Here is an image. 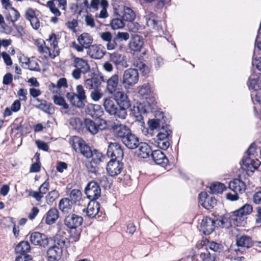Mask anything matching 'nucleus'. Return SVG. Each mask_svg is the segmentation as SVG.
Wrapping results in <instances>:
<instances>
[{
  "instance_id": "1",
  "label": "nucleus",
  "mask_w": 261,
  "mask_h": 261,
  "mask_svg": "<svg viewBox=\"0 0 261 261\" xmlns=\"http://www.w3.org/2000/svg\"><path fill=\"white\" fill-rule=\"evenodd\" d=\"M70 241L61 233L54 237V244L47 251L48 261H58L62 255L63 249L69 245Z\"/></svg>"
},
{
  "instance_id": "2",
  "label": "nucleus",
  "mask_w": 261,
  "mask_h": 261,
  "mask_svg": "<svg viewBox=\"0 0 261 261\" xmlns=\"http://www.w3.org/2000/svg\"><path fill=\"white\" fill-rule=\"evenodd\" d=\"M46 41L49 43L52 49H50L44 41L37 40L36 41V44L38 48V50L40 54H43L45 58L50 57L54 59L59 56L60 50L58 47V42L57 40V36L55 34L52 33L49 38L46 40Z\"/></svg>"
},
{
  "instance_id": "3",
  "label": "nucleus",
  "mask_w": 261,
  "mask_h": 261,
  "mask_svg": "<svg viewBox=\"0 0 261 261\" xmlns=\"http://www.w3.org/2000/svg\"><path fill=\"white\" fill-rule=\"evenodd\" d=\"M73 66L75 69L72 71L71 75L75 80H79L82 74H86L91 70L88 61L82 58L77 57L71 54Z\"/></svg>"
},
{
  "instance_id": "4",
  "label": "nucleus",
  "mask_w": 261,
  "mask_h": 261,
  "mask_svg": "<svg viewBox=\"0 0 261 261\" xmlns=\"http://www.w3.org/2000/svg\"><path fill=\"white\" fill-rule=\"evenodd\" d=\"M76 93H67L66 97L72 106L78 108H83L87 98L85 90L82 85H79L76 87Z\"/></svg>"
},
{
  "instance_id": "5",
  "label": "nucleus",
  "mask_w": 261,
  "mask_h": 261,
  "mask_svg": "<svg viewBox=\"0 0 261 261\" xmlns=\"http://www.w3.org/2000/svg\"><path fill=\"white\" fill-rule=\"evenodd\" d=\"M69 142L76 152H80L85 158L89 159L92 154L93 150L82 138L73 136L70 139Z\"/></svg>"
},
{
  "instance_id": "6",
  "label": "nucleus",
  "mask_w": 261,
  "mask_h": 261,
  "mask_svg": "<svg viewBox=\"0 0 261 261\" xmlns=\"http://www.w3.org/2000/svg\"><path fill=\"white\" fill-rule=\"evenodd\" d=\"M139 77L138 69L132 68L126 69L123 73L122 80L125 89L135 86L138 82Z\"/></svg>"
},
{
  "instance_id": "7",
  "label": "nucleus",
  "mask_w": 261,
  "mask_h": 261,
  "mask_svg": "<svg viewBox=\"0 0 261 261\" xmlns=\"http://www.w3.org/2000/svg\"><path fill=\"white\" fill-rule=\"evenodd\" d=\"M253 210L252 206L249 204H245L237 210L232 213V219L236 222L237 225H244L246 216L250 214Z\"/></svg>"
},
{
  "instance_id": "8",
  "label": "nucleus",
  "mask_w": 261,
  "mask_h": 261,
  "mask_svg": "<svg viewBox=\"0 0 261 261\" xmlns=\"http://www.w3.org/2000/svg\"><path fill=\"white\" fill-rule=\"evenodd\" d=\"M15 250L17 254L15 261H30L32 259V256L28 254L31 250V246L28 242H20L15 247Z\"/></svg>"
},
{
  "instance_id": "9",
  "label": "nucleus",
  "mask_w": 261,
  "mask_h": 261,
  "mask_svg": "<svg viewBox=\"0 0 261 261\" xmlns=\"http://www.w3.org/2000/svg\"><path fill=\"white\" fill-rule=\"evenodd\" d=\"M172 131L166 126L162 127L156 135V143L159 148L162 150H166L168 148L170 143L169 141V137L171 134Z\"/></svg>"
},
{
  "instance_id": "10",
  "label": "nucleus",
  "mask_w": 261,
  "mask_h": 261,
  "mask_svg": "<svg viewBox=\"0 0 261 261\" xmlns=\"http://www.w3.org/2000/svg\"><path fill=\"white\" fill-rule=\"evenodd\" d=\"M106 126L107 121L104 119H100L99 124L88 118H86L84 120L83 128H85L92 135L96 134L99 129H105Z\"/></svg>"
},
{
  "instance_id": "11",
  "label": "nucleus",
  "mask_w": 261,
  "mask_h": 261,
  "mask_svg": "<svg viewBox=\"0 0 261 261\" xmlns=\"http://www.w3.org/2000/svg\"><path fill=\"white\" fill-rule=\"evenodd\" d=\"M111 130L114 137L121 141L132 132L128 126L119 123H114Z\"/></svg>"
},
{
  "instance_id": "12",
  "label": "nucleus",
  "mask_w": 261,
  "mask_h": 261,
  "mask_svg": "<svg viewBox=\"0 0 261 261\" xmlns=\"http://www.w3.org/2000/svg\"><path fill=\"white\" fill-rule=\"evenodd\" d=\"M107 155L111 160H122L124 153L121 146L116 142L111 143L108 148Z\"/></svg>"
},
{
  "instance_id": "13",
  "label": "nucleus",
  "mask_w": 261,
  "mask_h": 261,
  "mask_svg": "<svg viewBox=\"0 0 261 261\" xmlns=\"http://www.w3.org/2000/svg\"><path fill=\"white\" fill-rule=\"evenodd\" d=\"M85 194L89 199L95 200L98 199L101 194V189L97 182H90L85 189Z\"/></svg>"
},
{
  "instance_id": "14",
  "label": "nucleus",
  "mask_w": 261,
  "mask_h": 261,
  "mask_svg": "<svg viewBox=\"0 0 261 261\" xmlns=\"http://www.w3.org/2000/svg\"><path fill=\"white\" fill-rule=\"evenodd\" d=\"M106 82L107 83L106 91L108 94L113 95L118 90H120L119 87H121V85L118 74H113Z\"/></svg>"
},
{
  "instance_id": "15",
  "label": "nucleus",
  "mask_w": 261,
  "mask_h": 261,
  "mask_svg": "<svg viewBox=\"0 0 261 261\" xmlns=\"http://www.w3.org/2000/svg\"><path fill=\"white\" fill-rule=\"evenodd\" d=\"M122 160H111L108 163L107 171L111 176L118 175L123 169Z\"/></svg>"
},
{
  "instance_id": "16",
  "label": "nucleus",
  "mask_w": 261,
  "mask_h": 261,
  "mask_svg": "<svg viewBox=\"0 0 261 261\" xmlns=\"http://www.w3.org/2000/svg\"><path fill=\"white\" fill-rule=\"evenodd\" d=\"M31 242L34 245H38L42 247H46L48 244L47 237L39 232H34L30 237Z\"/></svg>"
},
{
  "instance_id": "17",
  "label": "nucleus",
  "mask_w": 261,
  "mask_h": 261,
  "mask_svg": "<svg viewBox=\"0 0 261 261\" xmlns=\"http://www.w3.org/2000/svg\"><path fill=\"white\" fill-rule=\"evenodd\" d=\"M216 227L215 219L209 217H205L201 220L200 228L201 231L205 235L211 233Z\"/></svg>"
},
{
  "instance_id": "18",
  "label": "nucleus",
  "mask_w": 261,
  "mask_h": 261,
  "mask_svg": "<svg viewBox=\"0 0 261 261\" xmlns=\"http://www.w3.org/2000/svg\"><path fill=\"white\" fill-rule=\"evenodd\" d=\"M83 222V218L75 214L69 215L64 220L65 225L70 229H75L81 225Z\"/></svg>"
},
{
  "instance_id": "19",
  "label": "nucleus",
  "mask_w": 261,
  "mask_h": 261,
  "mask_svg": "<svg viewBox=\"0 0 261 261\" xmlns=\"http://www.w3.org/2000/svg\"><path fill=\"white\" fill-rule=\"evenodd\" d=\"M87 54L94 59H100L105 54V48L101 45L94 44L91 45L87 50Z\"/></svg>"
},
{
  "instance_id": "20",
  "label": "nucleus",
  "mask_w": 261,
  "mask_h": 261,
  "mask_svg": "<svg viewBox=\"0 0 261 261\" xmlns=\"http://www.w3.org/2000/svg\"><path fill=\"white\" fill-rule=\"evenodd\" d=\"M118 14L123 20L126 21H133L136 18L135 12L130 8L125 6L119 7Z\"/></svg>"
},
{
  "instance_id": "21",
  "label": "nucleus",
  "mask_w": 261,
  "mask_h": 261,
  "mask_svg": "<svg viewBox=\"0 0 261 261\" xmlns=\"http://www.w3.org/2000/svg\"><path fill=\"white\" fill-rule=\"evenodd\" d=\"M236 244L238 247H241L242 248L236 249L235 251L243 253L244 248H249L252 246V241L251 238L247 236H241L238 237L236 240Z\"/></svg>"
},
{
  "instance_id": "22",
  "label": "nucleus",
  "mask_w": 261,
  "mask_h": 261,
  "mask_svg": "<svg viewBox=\"0 0 261 261\" xmlns=\"http://www.w3.org/2000/svg\"><path fill=\"white\" fill-rule=\"evenodd\" d=\"M100 205L99 203L95 201L91 200L89 202L87 209H83V212H86L87 216L90 218H94L99 213H100Z\"/></svg>"
},
{
  "instance_id": "23",
  "label": "nucleus",
  "mask_w": 261,
  "mask_h": 261,
  "mask_svg": "<svg viewBox=\"0 0 261 261\" xmlns=\"http://www.w3.org/2000/svg\"><path fill=\"white\" fill-rule=\"evenodd\" d=\"M136 90L138 97L141 99H147L151 95L152 90L148 83L138 86Z\"/></svg>"
},
{
  "instance_id": "24",
  "label": "nucleus",
  "mask_w": 261,
  "mask_h": 261,
  "mask_svg": "<svg viewBox=\"0 0 261 261\" xmlns=\"http://www.w3.org/2000/svg\"><path fill=\"white\" fill-rule=\"evenodd\" d=\"M122 142L130 149H134L139 145V139L135 135L132 133V132L122 141Z\"/></svg>"
},
{
  "instance_id": "25",
  "label": "nucleus",
  "mask_w": 261,
  "mask_h": 261,
  "mask_svg": "<svg viewBox=\"0 0 261 261\" xmlns=\"http://www.w3.org/2000/svg\"><path fill=\"white\" fill-rule=\"evenodd\" d=\"M110 59L118 68H126L128 66L125 57L118 53L111 54Z\"/></svg>"
},
{
  "instance_id": "26",
  "label": "nucleus",
  "mask_w": 261,
  "mask_h": 261,
  "mask_svg": "<svg viewBox=\"0 0 261 261\" xmlns=\"http://www.w3.org/2000/svg\"><path fill=\"white\" fill-rule=\"evenodd\" d=\"M144 45L142 37L138 35L134 36L131 39L128 46L131 50L134 51H140Z\"/></svg>"
},
{
  "instance_id": "27",
  "label": "nucleus",
  "mask_w": 261,
  "mask_h": 261,
  "mask_svg": "<svg viewBox=\"0 0 261 261\" xmlns=\"http://www.w3.org/2000/svg\"><path fill=\"white\" fill-rule=\"evenodd\" d=\"M229 188L235 193L242 194L246 190V185L241 180L236 178L229 182Z\"/></svg>"
},
{
  "instance_id": "28",
  "label": "nucleus",
  "mask_w": 261,
  "mask_h": 261,
  "mask_svg": "<svg viewBox=\"0 0 261 261\" xmlns=\"http://www.w3.org/2000/svg\"><path fill=\"white\" fill-rule=\"evenodd\" d=\"M59 217V213L56 208H51L43 217L45 222L47 225L54 224Z\"/></svg>"
},
{
  "instance_id": "29",
  "label": "nucleus",
  "mask_w": 261,
  "mask_h": 261,
  "mask_svg": "<svg viewBox=\"0 0 261 261\" xmlns=\"http://www.w3.org/2000/svg\"><path fill=\"white\" fill-rule=\"evenodd\" d=\"M151 155L153 160L156 164L164 166L168 163V159L165 154L160 150L152 151Z\"/></svg>"
},
{
  "instance_id": "30",
  "label": "nucleus",
  "mask_w": 261,
  "mask_h": 261,
  "mask_svg": "<svg viewBox=\"0 0 261 261\" xmlns=\"http://www.w3.org/2000/svg\"><path fill=\"white\" fill-rule=\"evenodd\" d=\"M139 147L138 156L141 158L146 159L151 155L152 149L150 146L145 142H140Z\"/></svg>"
},
{
  "instance_id": "31",
  "label": "nucleus",
  "mask_w": 261,
  "mask_h": 261,
  "mask_svg": "<svg viewBox=\"0 0 261 261\" xmlns=\"http://www.w3.org/2000/svg\"><path fill=\"white\" fill-rule=\"evenodd\" d=\"M129 107L124 106L122 105H119L110 115L113 116L116 119L124 120L127 116L126 110Z\"/></svg>"
},
{
  "instance_id": "32",
  "label": "nucleus",
  "mask_w": 261,
  "mask_h": 261,
  "mask_svg": "<svg viewBox=\"0 0 261 261\" xmlns=\"http://www.w3.org/2000/svg\"><path fill=\"white\" fill-rule=\"evenodd\" d=\"M101 84L100 80L98 77H92L85 81L84 85L88 90L99 89Z\"/></svg>"
},
{
  "instance_id": "33",
  "label": "nucleus",
  "mask_w": 261,
  "mask_h": 261,
  "mask_svg": "<svg viewBox=\"0 0 261 261\" xmlns=\"http://www.w3.org/2000/svg\"><path fill=\"white\" fill-rule=\"evenodd\" d=\"M79 44L83 45L85 48H88L93 42V38L88 33H83L77 38Z\"/></svg>"
},
{
  "instance_id": "34",
  "label": "nucleus",
  "mask_w": 261,
  "mask_h": 261,
  "mask_svg": "<svg viewBox=\"0 0 261 261\" xmlns=\"http://www.w3.org/2000/svg\"><path fill=\"white\" fill-rule=\"evenodd\" d=\"M113 95L117 100L119 102V105H122L125 107H130V101L128 99L127 96L124 92L118 90Z\"/></svg>"
},
{
  "instance_id": "35",
  "label": "nucleus",
  "mask_w": 261,
  "mask_h": 261,
  "mask_svg": "<svg viewBox=\"0 0 261 261\" xmlns=\"http://www.w3.org/2000/svg\"><path fill=\"white\" fill-rule=\"evenodd\" d=\"M117 106L118 105L116 104L111 97H106L103 99V106L105 111L110 115L116 109Z\"/></svg>"
},
{
  "instance_id": "36",
  "label": "nucleus",
  "mask_w": 261,
  "mask_h": 261,
  "mask_svg": "<svg viewBox=\"0 0 261 261\" xmlns=\"http://www.w3.org/2000/svg\"><path fill=\"white\" fill-rule=\"evenodd\" d=\"M72 207V202L68 198L62 199L59 203V209L64 213L70 212Z\"/></svg>"
},
{
  "instance_id": "37",
  "label": "nucleus",
  "mask_w": 261,
  "mask_h": 261,
  "mask_svg": "<svg viewBox=\"0 0 261 261\" xmlns=\"http://www.w3.org/2000/svg\"><path fill=\"white\" fill-rule=\"evenodd\" d=\"M36 100L40 102L39 105L35 106L36 108L39 109L47 114H51L53 113L54 109L51 103L47 102L46 100H41L39 98H37Z\"/></svg>"
},
{
  "instance_id": "38",
  "label": "nucleus",
  "mask_w": 261,
  "mask_h": 261,
  "mask_svg": "<svg viewBox=\"0 0 261 261\" xmlns=\"http://www.w3.org/2000/svg\"><path fill=\"white\" fill-rule=\"evenodd\" d=\"M248 86L249 89L254 91L261 90V86L258 83V77L256 75L252 74L249 77Z\"/></svg>"
},
{
  "instance_id": "39",
  "label": "nucleus",
  "mask_w": 261,
  "mask_h": 261,
  "mask_svg": "<svg viewBox=\"0 0 261 261\" xmlns=\"http://www.w3.org/2000/svg\"><path fill=\"white\" fill-rule=\"evenodd\" d=\"M144 18L146 21V24L148 27L153 29L155 28L158 21L156 19V16L153 13L151 12H146V14L144 16Z\"/></svg>"
},
{
  "instance_id": "40",
  "label": "nucleus",
  "mask_w": 261,
  "mask_h": 261,
  "mask_svg": "<svg viewBox=\"0 0 261 261\" xmlns=\"http://www.w3.org/2000/svg\"><path fill=\"white\" fill-rule=\"evenodd\" d=\"M131 111L139 121L143 119L142 114L145 113V110L141 105L134 106L131 108Z\"/></svg>"
},
{
  "instance_id": "41",
  "label": "nucleus",
  "mask_w": 261,
  "mask_h": 261,
  "mask_svg": "<svg viewBox=\"0 0 261 261\" xmlns=\"http://www.w3.org/2000/svg\"><path fill=\"white\" fill-rule=\"evenodd\" d=\"M109 6L108 2L107 0H101L100 7L101 10L99 13H97L95 17L99 18H106L108 16L107 9Z\"/></svg>"
},
{
  "instance_id": "42",
  "label": "nucleus",
  "mask_w": 261,
  "mask_h": 261,
  "mask_svg": "<svg viewBox=\"0 0 261 261\" xmlns=\"http://www.w3.org/2000/svg\"><path fill=\"white\" fill-rule=\"evenodd\" d=\"M216 254L215 253L211 252V251L206 249L203 252H201L200 257L201 261H215Z\"/></svg>"
},
{
  "instance_id": "43",
  "label": "nucleus",
  "mask_w": 261,
  "mask_h": 261,
  "mask_svg": "<svg viewBox=\"0 0 261 261\" xmlns=\"http://www.w3.org/2000/svg\"><path fill=\"white\" fill-rule=\"evenodd\" d=\"M215 221L216 227L228 228L231 225L229 220L225 217L221 216L216 219L215 218Z\"/></svg>"
},
{
  "instance_id": "44",
  "label": "nucleus",
  "mask_w": 261,
  "mask_h": 261,
  "mask_svg": "<svg viewBox=\"0 0 261 261\" xmlns=\"http://www.w3.org/2000/svg\"><path fill=\"white\" fill-rule=\"evenodd\" d=\"M211 191L213 194H221L225 189V186L220 182H214L210 187Z\"/></svg>"
},
{
  "instance_id": "45",
  "label": "nucleus",
  "mask_w": 261,
  "mask_h": 261,
  "mask_svg": "<svg viewBox=\"0 0 261 261\" xmlns=\"http://www.w3.org/2000/svg\"><path fill=\"white\" fill-rule=\"evenodd\" d=\"M9 9L11 10V12L6 16V19L7 20L14 23L17 21L19 18L20 14L18 11L13 7Z\"/></svg>"
},
{
  "instance_id": "46",
  "label": "nucleus",
  "mask_w": 261,
  "mask_h": 261,
  "mask_svg": "<svg viewBox=\"0 0 261 261\" xmlns=\"http://www.w3.org/2000/svg\"><path fill=\"white\" fill-rule=\"evenodd\" d=\"M69 124L73 129L79 130L83 128L84 121L82 122L79 118H71L69 121Z\"/></svg>"
},
{
  "instance_id": "47",
  "label": "nucleus",
  "mask_w": 261,
  "mask_h": 261,
  "mask_svg": "<svg viewBox=\"0 0 261 261\" xmlns=\"http://www.w3.org/2000/svg\"><path fill=\"white\" fill-rule=\"evenodd\" d=\"M59 194L56 190H53L49 192L46 196V203L49 205H51L53 202L58 198Z\"/></svg>"
},
{
  "instance_id": "48",
  "label": "nucleus",
  "mask_w": 261,
  "mask_h": 261,
  "mask_svg": "<svg viewBox=\"0 0 261 261\" xmlns=\"http://www.w3.org/2000/svg\"><path fill=\"white\" fill-rule=\"evenodd\" d=\"M92 152V154L90 156V158H92L91 161L93 163L99 164L104 157L102 153L96 149H94Z\"/></svg>"
},
{
  "instance_id": "49",
  "label": "nucleus",
  "mask_w": 261,
  "mask_h": 261,
  "mask_svg": "<svg viewBox=\"0 0 261 261\" xmlns=\"http://www.w3.org/2000/svg\"><path fill=\"white\" fill-rule=\"evenodd\" d=\"M53 100L56 105L63 107L64 109H68L69 105L66 103L65 99L62 97L59 96L57 95H54L53 96Z\"/></svg>"
},
{
  "instance_id": "50",
  "label": "nucleus",
  "mask_w": 261,
  "mask_h": 261,
  "mask_svg": "<svg viewBox=\"0 0 261 261\" xmlns=\"http://www.w3.org/2000/svg\"><path fill=\"white\" fill-rule=\"evenodd\" d=\"M103 94L101 89H97L93 90L90 93V97L93 101L97 102L103 96Z\"/></svg>"
},
{
  "instance_id": "51",
  "label": "nucleus",
  "mask_w": 261,
  "mask_h": 261,
  "mask_svg": "<svg viewBox=\"0 0 261 261\" xmlns=\"http://www.w3.org/2000/svg\"><path fill=\"white\" fill-rule=\"evenodd\" d=\"M217 204L216 199L213 197L208 196L206 201L202 203V206L206 209H210L214 207Z\"/></svg>"
},
{
  "instance_id": "52",
  "label": "nucleus",
  "mask_w": 261,
  "mask_h": 261,
  "mask_svg": "<svg viewBox=\"0 0 261 261\" xmlns=\"http://www.w3.org/2000/svg\"><path fill=\"white\" fill-rule=\"evenodd\" d=\"M27 60L28 61L26 62L25 63L28 65L29 70L35 71H40V67L37 61L33 60H31L30 59H28Z\"/></svg>"
},
{
  "instance_id": "53",
  "label": "nucleus",
  "mask_w": 261,
  "mask_h": 261,
  "mask_svg": "<svg viewBox=\"0 0 261 261\" xmlns=\"http://www.w3.org/2000/svg\"><path fill=\"white\" fill-rule=\"evenodd\" d=\"M209 249L211 250V252H220L223 249L221 244H218L215 242H211L208 244Z\"/></svg>"
},
{
  "instance_id": "54",
  "label": "nucleus",
  "mask_w": 261,
  "mask_h": 261,
  "mask_svg": "<svg viewBox=\"0 0 261 261\" xmlns=\"http://www.w3.org/2000/svg\"><path fill=\"white\" fill-rule=\"evenodd\" d=\"M70 197L72 201L76 202L81 200L82 197V193L78 189H73L70 194Z\"/></svg>"
},
{
  "instance_id": "55",
  "label": "nucleus",
  "mask_w": 261,
  "mask_h": 261,
  "mask_svg": "<svg viewBox=\"0 0 261 261\" xmlns=\"http://www.w3.org/2000/svg\"><path fill=\"white\" fill-rule=\"evenodd\" d=\"M111 26L112 29L117 30L124 27L123 21L119 18H115L112 20L111 22Z\"/></svg>"
},
{
  "instance_id": "56",
  "label": "nucleus",
  "mask_w": 261,
  "mask_h": 261,
  "mask_svg": "<svg viewBox=\"0 0 261 261\" xmlns=\"http://www.w3.org/2000/svg\"><path fill=\"white\" fill-rule=\"evenodd\" d=\"M47 6L49 8L50 11L53 13L56 16H59L61 15V12L59 9L56 8L55 4L53 1H48L47 2Z\"/></svg>"
},
{
  "instance_id": "57",
  "label": "nucleus",
  "mask_w": 261,
  "mask_h": 261,
  "mask_svg": "<svg viewBox=\"0 0 261 261\" xmlns=\"http://www.w3.org/2000/svg\"><path fill=\"white\" fill-rule=\"evenodd\" d=\"M98 164L93 163V162L91 161L87 163L86 166L89 172L96 174L98 170Z\"/></svg>"
},
{
  "instance_id": "58",
  "label": "nucleus",
  "mask_w": 261,
  "mask_h": 261,
  "mask_svg": "<svg viewBox=\"0 0 261 261\" xmlns=\"http://www.w3.org/2000/svg\"><path fill=\"white\" fill-rule=\"evenodd\" d=\"M253 159H252L250 156L247 157L246 158H243L242 159V167L243 169L245 170H248L250 167H251V163L252 162Z\"/></svg>"
},
{
  "instance_id": "59",
  "label": "nucleus",
  "mask_w": 261,
  "mask_h": 261,
  "mask_svg": "<svg viewBox=\"0 0 261 261\" xmlns=\"http://www.w3.org/2000/svg\"><path fill=\"white\" fill-rule=\"evenodd\" d=\"M100 109V106L95 104H89L87 106V111L89 115L93 116L95 112Z\"/></svg>"
},
{
  "instance_id": "60",
  "label": "nucleus",
  "mask_w": 261,
  "mask_h": 261,
  "mask_svg": "<svg viewBox=\"0 0 261 261\" xmlns=\"http://www.w3.org/2000/svg\"><path fill=\"white\" fill-rule=\"evenodd\" d=\"M129 38V35L127 32H118L116 36L115 39L120 41H127Z\"/></svg>"
},
{
  "instance_id": "61",
  "label": "nucleus",
  "mask_w": 261,
  "mask_h": 261,
  "mask_svg": "<svg viewBox=\"0 0 261 261\" xmlns=\"http://www.w3.org/2000/svg\"><path fill=\"white\" fill-rule=\"evenodd\" d=\"M36 16L35 11L32 8H29L26 9L25 11V17L27 20L30 21V20H31Z\"/></svg>"
},
{
  "instance_id": "62",
  "label": "nucleus",
  "mask_w": 261,
  "mask_h": 261,
  "mask_svg": "<svg viewBox=\"0 0 261 261\" xmlns=\"http://www.w3.org/2000/svg\"><path fill=\"white\" fill-rule=\"evenodd\" d=\"M28 192H29V196L33 197L38 201H41V199L43 197V195L39 191V192H37L29 190Z\"/></svg>"
},
{
  "instance_id": "63",
  "label": "nucleus",
  "mask_w": 261,
  "mask_h": 261,
  "mask_svg": "<svg viewBox=\"0 0 261 261\" xmlns=\"http://www.w3.org/2000/svg\"><path fill=\"white\" fill-rule=\"evenodd\" d=\"M85 21L87 26H89L91 28H94L95 26L94 19L91 15H86Z\"/></svg>"
},
{
  "instance_id": "64",
  "label": "nucleus",
  "mask_w": 261,
  "mask_h": 261,
  "mask_svg": "<svg viewBox=\"0 0 261 261\" xmlns=\"http://www.w3.org/2000/svg\"><path fill=\"white\" fill-rule=\"evenodd\" d=\"M149 128L151 130L158 128L160 126V120L159 119H151L148 122Z\"/></svg>"
}]
</instances>
